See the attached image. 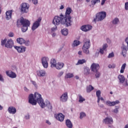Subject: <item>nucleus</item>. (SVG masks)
Returning <instances> with one entry per match:
<instances>
[{"label": "nucleus", "instance_id": "obj_1", "mask_svg": "<svg viewBox=\"0 0 128 128\" xmlns=\"http://www.w3.org/2000/svg\"><path fill=\"white\" fill-rule=\"evenodd\" d=\"M72 10L70 8H67L65 15L61 14L60 16H56L53 18L52 24L54 26H60V24H64L65 26H72V16H70V14H72Z\"/></svg>", "mask_w": 128, "mask_h": 128}, {"label": "nucleus", "instance_id": "obj_2", "mask_svg": "<svg viewBox=\"0 0 128 128\" xmlns=\"http://www.w3.org/2000/svg\"><path fill=\"white\" fill-rule=\"evenodd\" d=\"M28 98V102L32 106H36V102H38L42 108H46V103L44 102L42 95L38 92L34 93V96L32 94H30Z\"/></svg>", "mask_w": 128, "mask_h": 128}, {"label": "nucleus", "instance_id": "obj_3", "mask_svg": "<svg viewBox=\"0 0 128 128\" xmlns=\"http://www.w3.org/2000/svg\"><path fill=\"white\" fill-rule=\"evenodd\" d=\"M17 26H22V32H26L28 30V28L30 26V22L26 19L21 18L20 20H17Z\"/></svg>", "mask_w": 128, "mask_h": 128}, {"label": "nucleus", "instance_id": "obj_4", "mask_svg": "<svg viewBox=\"0 0 128 128\" xmlns=\"http://www.w3.org/2000/svg\"><path fill=\"white\" fill-rule=\"evenodd\" d=\"M83 42H84L82 48L83 52L86 54H90V50H88V49L90 46V40L85 38Z\"/></svg>", "mask_w": 128, "mask_h": 128}, {"label": "nucleus", "instance_id": "obj_5", "mask_svg": "<svg viewBox=\"0 0 128 128\" xmlns=\"http://www.w3.org/2000/svg\"><path fill=\"white\" fill-rule=\"evenodd\" d=\"M106 12H101L96 14V18L94 19V22H102L106 18Z\"/></svg>", "mask_w": 128, "mask_h": 128}, {"label": "nucleus", "instance_id": "obj_6", "mask_svg": "<svg viewBox=\"0 0 128 128\" xmlns=\"http://www.w3.org/2000/svg\"><path fill=\"white\" fill-rule=\"evenodd\" d=\"M30 5L26 3H22L20 4V10L22 12L26 13L28 12V8Z\"/></svg>", "mask_w": 128, "mask_h": 128}, {"label": "nucleus", "instance_id": "obj_7", "mask_svg": "<svg viewBox=\"0 0 128 128\" xmlns=\"http://www.w3.org/2000/svg\"><path fill=\"white\" fill-rule=\"evenodd\" d=\"M48 57H43L41 58L42 65L44 68H48Z\"/></svg>", "mask_w": 128, "mask_h": 128}, {"label": "nucleus", "instance_id": "obj_8", "mask_svg": "<svg viewBox=\"0 0 128 128\" xmlns=\"http://www.w3.org/2000/svg\"><path fill=\"white\" fill-rule=\"evenodd\" d=\"M42 22V18H39L33 24L32 26V30H36L40 26V22Z\"/></svg>", "mask_w": 128, "mask_h": 128}, {"label": "nucleus", "instance_id": "obj_9", "mask_svg": "<svg viewBox=\"0 0 128 128\" xmlns=\"http://www.w3.org/2000/svg\"><path fill=\"white\" fill-rule=\"evenodd\" d=\"M91 70L93 72H96L100 70V64L96 63H94L91 65Z\"/></svg>", "mask_w": 128, "mask_h": 128}, {"label": "nucleus", "instance_id": "obj_10", "mask_svg": "<svg viewBox=\"0 0 128 128\" xmlns=\"http://www.w3.org/2000/svg\"><path fill=\"white\" fill-rule=\"evenodd\" d=\"M54 117L58 120H59V122H64V116L62 113L55 114Z\"/></svg>", "mask_w": 128, "mask_h": 128}, {"label": "nucleus", "instance_id": "obj_11", "mask_svg": "<svg viewBox=\"0 0 128 128\" xmlns=\"http://www.w3.org/2000/svg\"><path fill=\"white\" fill-rule=\"evenodd\" d=\"M68 92H66L60 97V100L62 102H66L68 100Z\"/></svg>", "mask_w": 128, "mask_h": 128}, {"label": "nucleus", "instance_id": "obj_12", "mask_svg": "<svg viewBox=\"0 0 128 128\" xmlns=\"http://www.w3.org/2000/svg\"><path fill=\"white\" fill-rule=\"evenodd\" d=\"M14 46V40L12 39H9L7 40L6 44V48H12Z\"/></svg>", "mask_w": 128, "mask_h": 128}, {"label": "nucleus", "instance_id": "obj_13", "mask_svg": "<svg viewBox=\"0 0 128 128\" xmlns=\"http://www.w3.org/2000/svg\"><path fill=\"white\" fill-rule=\"evenodd\" d=\"M104 124H112L114 122V120H112V118L106 117L103 120Z\"/></svg>", "mask_w": 128, "mask_h": 128}, {"label": "nucleus", "instance_id": "obj_14", "mask_svg": "<svg viewBox=\"0 0 128 128\" xmlns=\"http://www.w3.org/2000/svg\"><path fill=\"white\" fill-rule=\"evenodd\" d=\"M121 49L123 56L124 58H126V52H128V48H126V45H124V44H122V46L121 47Z\"/></svg>", "mask_w": 128, "mask_h": 128}, {"label": "nucleus", "instance_id": "obj_15", "mask_svg": "<svg viewBox=\"0 0 128 128\" xmlns=\"http://www.w3.org/2000/svg\"><path fill=\"white\" fill-rule=\"evenodd\" d=\"M15 48L18 50V52H26V48L24 46H14Z\"/></svg>", "mask_w": 128, "mask_h": 128}, {"label": "nucleus", "instance_id": "obj_16", "mask_svg": "<svg viewBox=\"0 0 128 128\" xmlns=\"http://www.w3.org/2000/svg\"><path fill=\"white\" fill-rule=\"evenodd\" d=\"M6 18L7 20H10L12 18V10L7 11L6 13Z\"/></svg>", "mask_w": 128, "mask_h": 128}, {"label": "nucleus", "instance_id": "obj_17", "mask_svg": "<svg viewBox=\"0 0 128 128\" xmlns=\"http://www.w3.org/2000/svg\"><path fill=\"white\" fill-rule=\"evenodd\" d=\"M37 76H46V71L44 70H40L36 72Z\"/></svg>", "mask_w": 128, "mask_h": 128}, {"label": "nucleus", "instance_id": "obj_18", "mask_svg": "<svg viewBox=\"0 0 128 128\" xmlns=\"http://www.w3.org/2000/svg\"><path fill=\"white\" fill-rule=\"evenodd\" d=\"M8 112L10 114H14L16 112V109L14 107L10 106L8 108Z\"/></svg>", "mask_w": 128, "mask_h": 128}, {"label": "nucleus", "instance_id": "obj_19", "mask_svg": "<svg viewBox=\"0 0 128 128\" xmlns=\"http://www.w3.org/2000/svg\"><path fill=\"white\" fill-rule=\"evenodd\" d=\"M6 74H7L8 76H10V78H16V74L14 72H12L11 74H10L8 71H6Z\"/></svg>", "mask_w": 128, "mask_h": 128}, {"label": "nucleus", "instance_id": "obj_20", "mask_svg": "<svg viewBox=\"0 0 128 128\" xmlns=\"http://www.w3.org/2000/svg\"><path fill=\"white\" fill-rule=\"evenodd\" d=\"M66 124L67 126V128H72V122L70 120L68 119L66 120Z\"/></svg>", "mask_w": 128, "mask_h": 128}, {"label": "nucleus", "instance_id": "obj_21", "mask_svg": "<svg viewBox=\"0 0 128 128\" xmlns=\"http://www.w3.org/2000/svg\"><path fill=\"white\" fill-rule=\"evenodd\" d=\"M64 63L58 62L55 68H56V70H62V68H64Z\"/></svg>", "mask_w": 128, "mask_h": 128}, {"label": "nucleus", "instance_id": "obj_22", "mask_svg": "<svg viewBox=\"0 0 128 128\" xmlns=\"http://www.w3.org/2000/svg\"><path fill=\"white\" fill-rule=\"evenodd\" d=\"M118 78L120 84H124V80H126L124 76L122 75H119L118 76Z\"/></svg>", "mask_w": 128, "mask_h": 128}, {"label": "nucleus", "instance_id": "obj_23", "mask_svg": "<svg viewBox=\"0 0 128 128\" xmlns=\"http://www.w3.org/2000/svg\"><path fill=\"white\" fill-rule=\"evenodd\" d=\"M50 64H51V68H56L57 64L56 60V59L54 58L51 60Z\"/></svg>", "mask_w": 128, "mask_h": 128}, {"label": "nucleus", "instance_id": "obj_24", "mask_svg": "<svg viewBox=\"0 0 128 128\" xmlns=\"http://www.w3.org/2000/svg\"><path fill=\"white\" fill-rule=\"evenodd\" d=\"M80 42L78 40H74L72 44V48H74V46H80Z\"/></svg>", "mask_w": 128, "mask_h": 128}, {"label": "nucleus", "instance_id": "obj_25", "mask_svg": "<svg viewBox=\"0 0 128 128\" xmlns=\"http://www.w3.org/2000/svg\"><path fill=\"white\" fill-rule=\"evenodd\" d=\"M86 60L85 59L79 60L76 64V66H78V64H86Z\"/></svg>", "mask_w": 128, "mask_h": 128}, {"label": "nucleus", "instance_id": "obj_26", "mask_svg": "<svg viewBox=\"0 0 128 128\" xmlns=\"http://www.w3.org/2000/svg\"><path fill=\"white\" fill-rule=\"evenodd\" d=\"M61 32L63 36H66L68 34V29L67 28H64L61 30Z\"/></svg>", "mask_w": 128, "mask_h": 128}, {"label": "nucleus", "instance_id": "obj_27", "mask_svg": "<svg viewBox=\"0 0 128 128\" xmlns=\"http://www.w3.org/2000/svg\"><path fill=\"white\" fill-rule=\"evenodd\" d=\"M16 42L18 44H24L25 40L22 38H18L16 39Z\"/></svg>", "mask_w": 128, "mask_h": 128}, {"label": "nucleus", "instance_id": "obj_28", "mask_svg": "<svg viewBox=\"0 0 128 128\" xmlns=\"http://www.w3.org/2000/svg\"><path fill=\"white\" fill-rule=\"evenodd\" d=\"M44 104H46V106H47L48 110H52V104L48 100L46 101Z\"/></svg>", "mask_w": 128, "mask_h": 128}, {"label": "nucleus", "instance_id": "obj_29", "mask_svg": "<svg viewBox=\"0 0 128 128\" xmlns=\"http://www.w3.org/2000/svg\"><path fill=\"white\" fill-rule=\"evenodd\" d=\"M84 74L86 76H88L90 74V68H84Z\"/></svg>", "mask_w": 128, "mask_h": 128}, {"label": "nucleus", "instance_id": "obj_30", "mask_svg": "<svg viewBox=\"0 0 128 128\" xmlns=\"http://www.w3.org/2000/svg\"><path fill=\"white\" fill-rule=\"evenodd\" d=\"M126 64L124 63V64L122 67H121V70H120V74H124V70H126Z\"/></svg>", "mask_w": 128, "mask_h": 128}, {"label": "nucleus", "instance_id": "obj_31", "mask_svg": "<svg viewBox=\"0 0 128 128\" xmlns=\"http://www.w3.org/2000/svg\"><path fill=\"white\" fill-rule=\"evenodd\" d=\"M74 78V74L72 73H68L65 76V78Z\"/></svg>", "mask_w": 128, "mask_h": 128}, {"label": "nucleus", "instance_id": "obj_32", "mask_svg": "<svg viewBox=\"0 0 128 128\" xmlns=\"http://www.w3.org/2000/svg\"><path fill=\"white\" fill-rule=\"evenodd\" d=\"M94 90V86H92V85H89L86 88V90L88 92H90L92 90Z\"/></svg>", "mask_w": 128, "mask_h": 128}, {"label": "nucleus", "instance_id": "obj_33", "mask_svg": "<svg viewBox=\"0 0 128 128\" xmlns=\"http://www.w3.org/2000/svg\"><path fill=\"white\" fill-rule=\"evenodd\" d=\"M106 106H114V103L113 102L108 100L106 102Z\"/></svg>", "mask_w": 128, "mask_h": 128}, {"label": "nucleus", "instance_id": "obj_34", "mask_svg": "<svg viewBox=\"0 0 128 128\" xmlns=\"http://www.w3.org/2000/svg\"><path fill=\"white\" fill-rule=\"evenodd\" d=\"M120 22V20L118 18H114L112 22L114 24H118Z\"/></svg>", "mask_w": 128, "mask_h": 128}, {"label": "nucleus", "instance_id": "obj_35", "mask_svg": "<svg viewBox=\"0 0 128 128\" xmlns=\"http://www.w3.org/2000/svg\"><path fill=\"white\" fill-rule=\"evenodd\" d=\"M86 116V113H84V112H81L80 113V120H82V118H84Z\"/></svg>", "mask_w": 128, "mask_h": 128}, {"label": "nucleus", "instance_id": "obj_36", "mask_svg": "<svg viewBox=\"0 0 128 128\" xmlns=\"http://www.w3.org/2000/svg\"><path fill=\"white\" fill-rule=\"evenodd\" d=\"M86 30L85 32H88V30H90L92 28V26L90 25H86Z\"/></svg>", "mask_w": 128, "mask_h": 128}, {"label": "nucleus", "instance_id": "obj_37", "mask_svg": "<svg viewBox=\"0 0 128 128\" xmlns=\"http://www.w3.org/2000/svg\"><path fill=\"white\" fill-rule=\"evenodd\" d=\"M98 2H100V0H92L91 1V4L92 6H94L96 4H98Z\"/></svg>", "mask_w": 128, "mask_h": 128}, {"label": "nucleus", "instance_id": "obj_38", "mask_svg": "<svg viewBox=\"0 0 128 128\" xmlns=\"http://www.w3.org/2000/svg\"><path fill=\"white\" fill-rule=\"evenodd\" d=\"M120 108V106H115V109L113 110V112L114 114H118V109Z\"/></svg>", "mask_w": 128, "mask_h": 128}, {"label": "nucleus", "instance_id": "obj_39", "mask_svg": "<svg viewBox=\"0 0 128 128\" xmlns=\"http://www.w3.org/2000/svg\"><path fill=\"white\" fill-rule=\"evenodd\" d=\"M95 72V76L96 78H98L100 76V72L98 71H97L96 72Z\"/></svg>", "mask_w": 128, "mask_h": 128}, {"label": "nucleus", "instance_id": "obj_40", "mask_svg": "<svg viewBox=\"0 0 128 128\" xmlns=\"http://www.w3.org/2000/svg\"><path fill=\"white\" fill-rule=\"evenodd\" d=\"M78 96H79V102H84V100H86V99L83 98L82 96L78 95Z\"/></svg>", "mask_w": 128, "mask_h": 128}, {"label": "nucleus", "instance_id": "obj_41", "mask_svg": "<svg viewBox=\"0 0 128 128\" xmlns=\"http://www.w3.org/2000/svg\"><path fill=\"white\" fill-rule=\"evenodd\" d=\"M8 40H6V38H5L4 40H1V44L2 46H6V41Z\"/></svg>", "mask_w": 128, "mask_h": 128}, {"label": "nucleus", "instance_id": "obj_42", "mask_svg": "<svg viewBox=\"0 0 128 128\" xmlns=\"http://www.w3.org/2000/svg\"><path fill=\"white\" fill-rule=\"evenodd\" d=\"M100 94H102V92H100V90H97L96 92V95L98 98H100Z\"/></svg>", "mask_w": 128, "mask_h": 128}, {"label": "nucleus", "instance_id": "obj_43", "mask_svg": "<svg viewBox=\"0 0 128 128\" xmlns=\"http://www.w3.org/2000/svg\"><path fill=\"white\" fill-rule=\"evenodd\" d=\"M114 52H112V53H110L109 55L108 56V58H114Z\"/></svg>", "mask_w": 128, "mask_h": 128}, {"label": "nucleus", "instance_id": "obj_44", "mask_svg": "<svg viewBox=\"0 0 128 128\" xmlns=\"http://www.w3.org/2000/svg\"><path fill=\"white\" fill-rule=\"evenodd\" d=\"M8 36H9V38H14V34L12 32H10L8 34Z\"/></svg>", "mask_w": 128, "mask_h": 128}, {"label": "nucleus", "instance_id": "obj_45", "mask_svg": "<svg viewBox=\"0 0 128 128\" xmlns=\"http://www.w3.org/2000/svg\"><path fill=\"white\" fill-rule=\"evenodd\" d=\"M86 25H84V26H82L81 28H80V30H82V32H86Z\"/></svg>", "mask_w": 128, "mask_h": 128}, {"label": "nucleus", "instance_id": "obj_46", "mask_svg": "<svg viewBox=\"0 0 128 128\" xmlns=\"http://www.w3.org/2000/svg\"><path fill=\"white\" fill-rule=\"evenodd\" d=\"M108 68H116V64H113L112 65L110 64V65H108Z\"/></svg>", "mask_w": 128, "mask_h": 128}, {"label": "nucleus", "instance_id": "obj_47", "mask_svg": "<svg viewBox=\"0 0 128 128\" xmlns=\"http://www.w3.org/2000/svg\"><path fill=\"white\" fill-rule=\"evenodd\" d=\"M24 44H25V46H30V40H25V42H24Z\"/></svg>", "mask_w": 128, "mask_h": 128}, {"label": "nucleus", "instance_id": "obj_48", "mask_svg": "<svg viewBox=\"0 0 128 128\" xmlns=\"http://www.w3.org/2000/svg\"><path fill=\"white\" fill-rule=\"evenodd\" d=\"M55 26L52 28V32H56V30L58 27L56 26H58V25H54Z\"/></svg>", "mask_w": 128, "mask_h": 128}, {"label": "nucleus", "instance_id": "obj_49", "mask_svg": "<svg viewBox=\"0 0 128 128\" xmlns=\"http://www.w3.org/2000/svg\"><path fill=\"white\" fill-rule=\"evenodd\" d=\"M108 48V44H105L103 45L102 49L106 50V49Z\"/></svg>", "mask_w": 128, "mask_h": 128}, {"label": "nucleus", "instance_id": "obj_50", "mask_svg": "<svg viewBox=\"0 0 128 128\" xmlns=\"http://www.w3.org/2000/svg\"><path fill=\"white\" fill-rule=\"evenodd\" d=\"M64 74V72H60L58 75V78H60Z\"/></svg>", "mask_w": 128, "mask_h": 128}, {"label": "nucleus", "instance_id": "obj_51", "mask_svg": "<svg viewBox=\"0 0 128 128\" xmlns=\"http://www.w3.org/2000/svg\"><path fill=\"white\" fill-rule=\"evenodd\" d=\"M32 84H34V86H35V88H38V85L36 84V82L32 81Z\"/></svg>", "mask_w": 128, "mask_h": 128}, {"label": "nucleus", "instance_id": "obj_52", "mask_svg": "<svg viewBox=\"0 0 128 128\" xmlns=\"http://www.w3.org/2000/svg\"><path fill=\"white\" fill-rule=\"evenodd\" d=\"M113 102L114 103V106H116V104H120V101L118 100H117L115 102Z\"/></svg>", "mask_w": 128, "mask_h": 128}, {"label": "nucleus", "instance_id": "obj_53", "mask_svg": "<svg viewBox=\"0 0 128 128\" xmlns=\"http://www.w3.org/2000/svg\"><path fill=\"white\" fill-rule=\"evenodd\" d=\"M32 2H33L34 4H36L38 2V0H32Z\"/></svg>", "mask_w": 128, "mask_h": 128}, {"label": "nucleus", "instance_id": "obj_54", "mask_svg": "<svg viewBox=\"0 0 128 128\" xmlns=\"http://www.w3.org/2000/svg\"><path fill=\"white\" fill-rule=\"evenodd\" d=\"M104 50L103 48L100 49V53L101 54H104Z\"/></svg>", "mask_w": 128, "mask_h": 128}, {"label": "nucleus", "instance_id": "obj_55", "mask_svg": "<svg viewBox=\"0 0 128 128\" xmlns=\"http://www.w3.org/2000/svg\"><path fill=\"white\" fill-rule=\"evenodd\" d=\"M106 0H102V2H101V5L104 6V3L106 2Z\"/></svg>", "mask_w": 128, "mask_h": 128}, {"label": "nucleus", "instance_id": "obj_56", "mask_svg": "<svg viewBox=\"0 0 128 128\" xmlns=\"http://www.w3.org/2000/svg\"><path fill=\"white\" fill-rule=\"evenodd\" d=\"M0 80L1 82H4V78H2V76L0 74Z\"/></svg>", "mask_w": 128, "mask_h": 128}, {"label": "nucleus", "instance_id": "obj_57", "mask_svg": "<svg viewBox=\"0 0 128 128\" xmlns=\"http://www.w3.org/2000/svg\"><path fill=\"white\" fill-rule=\"evenodd\" d=\"M24 90L26 92H28L30 90L28 88H27L26 87H24Z\"/></svg>", "mask_w": 128, "mask_h": 128}, {"label": "nucleus", "instance_id": "obj_58", "mask_svg": "<svg viewBox=\"0 0 128 128\" xmlns=\"http://www.w3.org/2000/svg\"><path fill=\"white\" fill-rule=\"evenodd\" d=\"M26 120H28L30 118V115L28 114L25 116Z\"/></svg>", "mask_w": 128, "mask_h": 128}, {"label": "nucleus", "instance_id": "obj_59", "mask_svg": "<svg viewBox=\"0 0 128 128\" xmlns=\"http://www.w3.org/2000/svg\"><path fill=\"white\" fill-rule=\"evenodd\" d=\"M52 36L53 38H54V36H56V34L54 32L52 34Z\"/></svg>", "mask_w": 128, "mask_h": 128}, {"label": "nucleus", "instance_id": "obj_60", "mask_svg": "<svg viewBox=\"0 0 128 128\" xmlns=\"http://www.w3.org/2000/svg\"><path fill=\"white\" fill-rule=\"evenodd\" d=\"M64 5H62L60 7V10H64Z\"/></svg>", "mask_w": 128, "mask_h": 128}, {"label": "nucleus", "instance_id": "obj_61", "mask_svg": "<svg viewBox=\"0 0 128 128\" xmlns=\"http://www.w3.org/2000/svg\"><path fill=\"white\" fill-rule=\"evenodd\" d=\"M125 41H126V42L127 44V46H128V38H126Z\"/></svg>", "mask_w": 128, "mask_h": 128}, {"label": "nucleus", "instance_id": "obj_62", "mask_svg": "<svg viewBox=\"0 0 128 128\" xmlns=\"http://www.w3.org/2000/svg\"><path fill=\"white\" fill-rule=\"evenodd\" d=\"M46 124H51V123H50V122L48 120H46Z\"/></svg>", "mask_w": 128, "mask_h": 128}, {"label": "nucleus", "instance_id": "obj_63", "mask_svg": "<svg viewBox=\"0 0 128 128\" xmlns=\"http://www.w3.org/2000/svg\"><path fill=\"white\" fill-rule=\"evenodd\" d=\"M78 54H80V56H82V51H79L78 52Z\"/></svg>", "mask_w": 128, "mask_h": 128}, {"label": "nucleus", "instance_id": "obj_64", "mask_svg": "<svg viewBox=\"0 0 128 128\" xmlns=\"http://www.w3.org/2000/svg\"><path fill=\"white\" fill-rule=\"evenodd\" d=\"M124 128H128V124L126 125Z\"/></svg>", "mask_w": 128, "mask_h": 128}]
</instances>
